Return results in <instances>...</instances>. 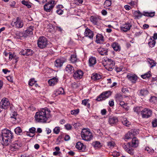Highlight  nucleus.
<instances>
[{"instance_id":"1","label":"nucleus","mask_w":157,"mask_h":157,"mask_svg":"<svg viewBox=\"0 0 157 157\" xmlns=\"http://www.w3.org/2000/svg\"><path fill=\"white\" fill-rule=\"evenodd\" d=\"M50 111L48 108H43L36 113L35 118L37 122L44 123L50 117Z\"/></svg>"},{"instance_id":"2","label":"nucleus","mask_w":157,"mask_h":157,"mask_svg":"<svg viewBox=\"0 0 157 157\" xmlns=\"http://www.w3.org/2000/svg\"><path fill=\"white\" fill-rule=\"evenodd\" d=\"M2 144L5 146L8 145L9 140L13 137V133L7 129H4L2 130Z\"/></svg>"},{"instance_id":"3","label":"nucleus","mask_w":157,"mask_h":157,"mask_svg":"<svg viewBox=\"0 0 157 157\" xmlns=\"http://www.w3.org/2000/svg\"><path fill=\"white\" fill-rule=\"evenodd\" d=\"M81 136L83 140L87 141L90 140L93 137L92 133L89 129L87 128H84L82 130Z\"/></svg>"},{"instance_id":"4","label":"nucleus","mask_w":157,"mask_h":157,"mask_svg":"<svg viewBox=\"0 0 157 157\" xmlns=\"http://www.w3.org/2000/svg\"><path fill=\"white\" fill-rule=\"evenodd\" d=\"M56 3L55 1L51 0L46 3L44 6V10L47 12H52Z\"/></svg>"},{"instance_id":"5","label":"nucleus","mask_w":157,"mask_h":157,"mask_svg":"<svg viewBox=\"0 0 157 157\" xmlns=\"http://www.w3.org/2000/svg\"><path fill=\"white\" fill-rule=\"evenodd\" d=\"M37 44L39 48L43 49L46 47L48 44V41L46 38L44 36H41L38 40Z\"/></svg>"},{"instance_id":"6","label":"nucleus","mask_w":157,"mask_h":157,"mask_svg":"<svg viewBox=\"0 0 157 157\" xmlns=\"http://www.w3.org/2000/svg\"><path fill=\"white\" fill-rule=\"evenodd\" d=\"M11 25L16 28H21L23 26L24 24L21 19L17 17L16 19H14L11 22Z\"/></svg>"},{"instance_id":"7","label":"nucleus","mask_w":157,"mask_h":157,"mask_svg":"<svg viewBox=\"0 0 157 157\" xmlns=\"http://www.w3.org/2000/svg\"><path fill=\"white\" fill-rule=\"evenodd\" d=\"M21 146L20 141L16 140L13 142L10 147V149L12 151H16Z\"/></svg>"},{"instance_id":"8","label":"nucleus","mask_w":157,"mask_h":157,"mask_svg":"<svg viewBox=\"0 0 157 157\" xmlns=\"http://www.w3.org/2000/svg\"><path fill=\"white\" fill-rule=\"evenodd\" d=\"M10 105V102L9 100L6 98H4L0 102V108L6 109L9 107Z\"/></svg>"},{"instance_id":"9","label":"nucleus","mask_w":157,"mask_h":157,"mask_svg":"<svg viewBox=\"0 0 157 157\" xmlns=\"http://www.w3.org/2000/svg\"><path fill=\"white\" fill-rule=\"evenodd\" d=\"M140 113L143 118H148L152 114V111L148 109L145 108L141 111Z\"/></svg>"},{"instance_id":"10","label":"nucleus","mask_w":157,"mask_h":157,"mask_svg":"<svg viewBox=\"0 0 157 157\" xmlns=\"http://www.w3.org/2000/svg\"><path fill=\"white\" fill-rule=\"evenodd\" d=\"M123 147L125 151L130 154H133L134 153L133 149L131 146L130 143L124 144L123 145Z\"/></svg>"},{"instance_id":"11","label":"nucleus","mask_w":157,"mask_h":157,"mask_svg":"<svg viewBox=\"0 0 157 157\" xmlns=\"http://www.w3.org/2000/svg\"><path fill=\"white\" fill-rule=\"evenodd\" d=\"M108 91H106L102 93L101 94L98 96L96 100L98 101H101L107 98L108 96Z\"/></svg>"},{"instance_id":"12","label":"nucleus","mask_w":157,"mask_h":157,"mask_svg":"<svg viewBox=\"0 0 157 157\" xmlns=\"http://www.w3.org/2000/svg\"><path fill=\"white\" fill-rule=\"evenodd\" d=\"M84 35L85 36L87 37L90 39H92L93 37V32L91 30L88 28L85 29Z\"/></svg>"},{"instance_id":"13","label":"nucleus","mask_w":157,"mask_h":157,"mask_svg":"<svg viewBox=\"0 0 157 157\" xmlns=\"http://www.w3.org/2000/svg\"><path fill=\"white\" fill-rule=\"evenodd\" d=\"M132 26V25L130 23H126L121 27V29L123 32H127L130 30Z\"/></svg>"},{"instance_id":"14","label":"nucleus","mask_w":157,"mask_h":157,"mask_svg":"<svg viewBox=\"0 0 157 157\" xmlns=\"http://www.w3.org/2000/svg\"><path fill=\"white\" fill-rule=\"evenodd\" d=\"M127 77L130 81L133 83L136 82L138 78L137 76L136 75L132 74H128L127 75Z\"/></svg>"},{"instance_id":"15","label":"nucleus","mask_w":157,"mask_h":157,"mask_svg":"<svg viewBox=\"0 0 157 157\" xmlns=\"http://www.w3.org/2000/svg\"><path fill=\"white\" fill-rule=\"evenodd\" d=\"M83 73L81 70H78L75 72L73 76L75 78H81L82 77Z\"/></svg>"},{"instance_id":"16","label":"nucleus","mask_w":157,"mask_h":157,"mask_svg":"<svg viewBox=\"0 0 157 157\" xmlns=\"http://www.w3.org/2000/svg\"><path fill=\"white\" fill-rule=\"evenodd\" d=\"M65 62L63 58L58 59L56 60L55 63V66L57 67H61Z\"/></svg>"},{"instance_id":"17","label":"nucleus","mask_w":157,"mask_h":157,"mask_svg":"<svg viewBox=\"0 0 157 157\" xmlns=\"http://www.w3.org/2000/svg\"><path fill=\"white\" fill-rule=\"evenodd\" d=\"M104 41L103 36L100 34H97L96 36L95 42L98 44H102Z\"/></svg>"},{"instance_id":"18","label":"nucleus","mask_w":157,"mask_h":157,"mask_svg":"<svg viewBox=\"0 0 157 157\" xmlns=\"http://www.w3.org/2000/svg\"><path fill=\"white\" fill-rule=\"evenodd\" d=\"M111 47L114 51L117 52H120L121 50V47L120 45L117 43L113 42L111 45Z\"/></svg>"},{"instance_id":"19","label":"nucleus","mask_w":157,"mask_h":157,"mask_svg":"<svg viewBox=\"0 0 157 157\" xmlns=\"http://www.w3.org/2000/svg\"><path fill=\"white\" fill-rule=\"evenodd\" d=\"M64 91L63 88L60 87L58 90L55 91L53 94V96L55 97L59 94H64Z\"/></svg>"},{"instance_id":"20","label":"nucleus","mask_w":157,"mask_h":157,"mask_svg":"<svg viewBox=\"0 0 157 157\" xmlns=\"http://www.w3.org/2000/svg\"><path fill=\"white\" fill-rule=\"evenodd\" d=\"M58 81V78L56 77H54L49 79L48 81L49 85L51 86H53L56 84Z\"/></svg>"},{"instance_id":"21","label":"nucleus","mask_w":157,"mask_h":157,"mask_svg":"<svg viewBox=\"0 0 157 157\" xmlns=\"http://www.w3.org/2000/svg\"><path fill=\"white\" fill-rule=\"evenodd\" d=\"M101 18L98 16H91L90 18V20L94 24H97L99 22Z\"/></svg>"},{"instance_id":"22","label":"nucleus","mask_w":157,"mask_h":157,"mask_svg":"<svg viewBox=\"0 0 157 157\" xmlns=\"http://www.w3.org/2000/svg\"><path fill=\"white\" fill-rule=\"evenodd\" d=\"M75 147L78 150H81L82 151H84L85 150V146L82 143L79 142H78L77 143Z\"/></svg>"},{"instance_id":"23","label":"nucleus","mask_w":157,"mask_h":157,"mask_svg":"<svg viewBox=\"0 0 157 157\" xmlns=\"http://www.w3.org/2000/svg\"><path fill=\"white\" fill-rule=\"evenodd\" d=\"M65 70L68 73L71 74L74 72V69L72 66L70 64H68L66 67Z\"/></svg>"},{"instance_id":"24","label":"nucleus","mask_w":157,"mask_h":157,"mask_svg":"<svg viewBox=\"0 0 157 157\" xmlns=\"http://www.w3.org/2000/svg\"><path fill=\"white\" fill-rule=\"evenodd\" d=\"M115 63L111 59H109V71H112L114 68Z\"/></svg>"},{"instance_id":"25","label":"nucleus","mask_w":157,"mask_h":157,"mask_svg":"<svg viewBox=\"0 0 157 157\" xmlns=\"http://www.w3.org/2000/svg\"><path fill=\"white\" fill-rule=\"evenodd\" d=\"M98 51L101 55H106L107 53V50L102 48H98Z\"/></svg>"},{"instance_id":"26","label":"nucleus","mask_w":157,"mask_h":157,"mask_svg":"<svg viewBox=\"0 0 157 157\" xmlns=\"http://www.w3.org/2000/svg\"><path fill=\"white\" fill-rule=\"evenodd\" d=\"M139 141L136 137H134L132 140V146L133 147H136L138 146Z\"/></svg>"},{"instance_id":"27","label":"nucleus","mask_w":157,"mask_h":157,"mask_svg":"<svg viewBox=\"0 0 157 157\" xmlns=\"http://www.w3.org/2000/svg\"><path fill=\"white\" fill-rule=\"evenodd\" d=\"M102 63L105 68L106 70H108V58L107 57H104L103 58Z\"/></svg>"},{"instance_id":"28","label":"nucleus","mask_w":157,"mask_h":157,"mask_svg":"<svg viewBox=\"0 0 157 157\" xmlns=\"http://www.w3.org/2000/svg\"><path fill=\"white\" fill-rule=\"evenodd\" d=\"M96 63V58L94 57H91L89 59V63L90 66H92Z\"/></svg>"},{"instance_id":"29","label":"nucleus","mask_w":157,"mask_h":157,"mask_svg":"<svg viewBox=\"0 0 157 157\" xmlns=\"http://www.w3.org/2000/svg\"><path fill=\"white\" fill-rule=\"evenodd\" d=\"M118 121L117 119L115 117H110L109 118V122L110 124H114Z\"/></svg>"},{"instance_id":"30","label":"nucleus","mask_w":157,"mask_h":157,"mask_svg":"<svg viewBox=\"0 0 157 157\" xmlns=\"http://www.w3.org/2000/svg\"><path fill=\"white\" fill-rule=\"evenodd\" d=\"M133 15L136 17L138 19L141 18L142 16V13L139 10L134 11Z\"/></svg>"},{"instance_id":"31","label":"nucleus","mask_w":157,"mask_h":157,"mask_svg":"<svg viewBox=\"0 0 157 157\" xmlns=\"http://www.w3.org/2000/svg\"><path fill=\"white\" fill-rule=\"evenodd\" d=\"M70 60L72 63H75L77 61L76 55L75 54L71 55V56Z\"/></svg>"},{"instance_id":"32","label":"nucleus","mask_w":157,"mask_h":157,"mask_svg":"<svg viewBox=\"0 0 157 157\" xmlns=\"http://www.w3.org/2000/svg\"><path fill=\"white\" fill-rule=\"evenodd\" d=\"M90 100L89 99H85L82 101V104L85 106H86L87 107L89 108L90 106V103H89Z\"/></svg>"},{"instance_id":"33","label":"nucleus","mask_w":157,"mask_h":157,"mask_svg":"<svg viewBox=\"0 0 157 157\" xmlns=\"http://www.w3.org/2000/svg\"><path fill=\"white\" fill-rule=\"evenodd\" d=\"M92 79L96 80L100 79L101 78V76L98 74L97 73H94L92 74L91 77Z\"/></svg>"},{"instance_id":"34","label":"nucleus","mask_w":157,"mask_h":157,"mask_svg":"<svg viewBox=\"0 0 157 157\" xmlns=\"http://www.w3.org/2000/svg\"><path fill=\"white\" fill-rule=\"evenodd\" d=\"M116 146L115 142L113 140L109 141V148L110 149H113Z\"/></svg>"},{"instance_id":"35","label":"nucleus","mask_w":157,"mask_h":157,"mask_svg":"<svg viewBox=\"0 0 157 157\" xmlns=\"http://www.w3.org/2000/svg\"><path fill=\"white\" fill-rule=\"evenodd\" d=\"M92 145L96 149L100 147L101 146L100 142L97 141L93 142Z\"/></svg>"},{"instance_id":"36","label":"nucleus","mask_w":157,"mask_h":157,"mask_svg":"<svg viewBox=\"0 0 157 157\" xmlns=\"http://www.w3.org/2000/svg\"><path fill=\"white\" fill-rule=\"evenodd\" d=\"M115 98L117 101H120L123 100V97L120 94H117L115 96Z\"/></svg>"},{"instance_id":"37","label":"nucleus","mask_w":157,"mask_h":157,"mask_svg":"<svg viewBox=\"0 0 157 157\" xmlns=\"http://www.w3.org/2000/svg\"><path fill=\"white\" fill-rule=\"evenodd\" d=\"M147 62L151 65L150 68H152L153 67L155 66L156 63L154 62L153 60L149 59H147Z\"/></svg>"},{"instance_id":"38","label":"nucleus","mask_w":157,"mask_h":157,"mask_svg":"<svg viewBox=\"0 0 157 157\" xmlns=\"http://www.w3.org/2000/svg\"><path fill=\"white\" fill-rule=\"evenodd\" d=\"M155 44V41L154 40H153L152 38H150L148 43V44L150 47L151 48L154 47Z\"/></svg>"},{"instance_id":"39","label":"nucleus","mask_w":157,"mask_h":157,"mask_svg":"<svg viewBox=\"0 0 157 157\" xmlns=\"http://www.w3.org/2000/svg\"><path fill=\"white\" fill-rule=\"evenodd\" d=\"M148 93V91L146 89H142L140 90V94L141 96H145Z\"/></svg>"},{"instance_id":"40","label":"nucleus","mask_w":157,"mask_h":157,"mask_svg":"<svg viewBox=\"0 0 157 157\" xmlns=\"http://www.w3.org/2000/svg\"><path fill=\"white\" fill-rule=\"evenodd\" d=\"M15 133L17 135H21L22 133V130L20 127H18L14 129Z\"/></svg>"},{"instance_id":"41","label":"nucleus","mask_w":157,"mask_h":157,"mask_svg":"<svg viewBox=\"0 0 157 157\" xmlns=\"http://www.w3.org/2000/svg\"><path fill=\"white\" fill-rule=\"evenodd\" d=\"M10 117L12 118H13L15 120L14 121H15L18 116L16 112H12L10 113Z\"/></svg>"},{"instance_id":"42","label":"nucleus","mask_w":157,"mask_h":157,"mask_svg":"<svg viewBox=\"0 0 157 157\" xmlns=\"http://www.w3.org/2000/svg\"><path fill=\"white\" fill-rule=\"evenodd\" d=\"M110 155H112L113 157H117L120 155V153L117 151H113V152H110L109 153Z\"/></svg>"},{"instance_id":"43","label":"nucleus","mask_w":157,"mask_h":157,"mask_svg":"<svg viewBox=\"0 0 157 157\" xmlns=\"http://www.w3.org/2000/svg\"><path fill=\"white\" fill-rule=\"evenodd\" d=\"M151 72L150 71L148 72L147 73L145 74L144 75H141V77L143 78V79H146L147 78H148L151 77Z\"/></svg>"},{"instance_id":"44","label":"nucleus","mask_w":157,"mask_h":157,"mask_svg":"<svg viewBox=\"0 0 157 157\" xmlns=\"http://www.w3.org/2000/svg\"><path fill=\"white\" fill-rule=\"evenodd\" d=\"M122 124L124 125L129 127L130 125V123L129 122L127 121V118H124L123 120L122 121Z\"/></svg>"},{"instance_id":"45","label":"nucleus","mask_w":157,"mask_h":157,"mask_svg":"<svg viewBox=\"0 0 157 157\" xmlns=\"http://www.w3.org/2000/svg\"><path fill=\"white\" fill-rule=\"evenodd\" d=\"M131 135L133 137L139 133L137 129H132L130 131Z\"/></svg>"},{"instance_id":"46","label":"nucleus","mask_w":157,"mask_h":157,"mask_svg":"<svg viewBox=\"0 0 157 157\" xmlns=\"http://www.w3.org/2000/svg\"><path fill=\"white\" fill-rule=\"evenodd\" d=\"M22 3L24 5L26 6L28 8H30L31 6V5L29 2L27 1H26L25 0H23L21 1Z\"/></svg>"},{"instance_id":"47","label":"nucleus","mask_w":157,"mask_h":157,"mask_svg":"<svg viewBox=\"0 0 157 157\" xmlns=\"http://www.w3.org/2000/svg\"><path fill=\"white\" fill-rule=\"evenodd\" d=\"M33 27L32 26H30L29 27L28 29L26 30L25 31L27 33H28L29 34L32 35L33 34Z\"/></svg>"},{"instance_id":"48","label":"nucleus","mask_w":157,"mask_h":157,"mask_svg":"<svg viewBox=\"0 0 157 157\" xmlns=\"http://www.w3.org/2000/svg\"><path fill=\"white\" fill-rule=\"evenodd\" d=\"M141 107H135L133 109L134 111V112L137 113L138 114H139L141 112Z\"/></svg>"},{"instance_id":"49","label":"nucleus","mask_w":157,"mask_h":157,"mask_svg":"<svg viewBox=\"0 0 157 157\" xmlns=\"http://www.w3.org/2000/svg\"><path fill=\"white\" fill-rule=\"evenodd\" d=\"M36 81L34 80V78H32L30 79L29 82V85L31 86H33L35 83Z\"/></svg>"},{"instance_id":"50","label":"nucleus","mask_w":157,"mask_h":157,"mask_svg":"<svg viewBox=\"0 0 157 157\" xmlns=\"http://www.w3.org/2000/svg\"><path fill=\"white\" fill-rule=\"evenodd\" d=\"M53 131L54 133L56 134H58L60 132V127H56L54 129Z\"/></svg>"},{"instance_id":"51","label":"nucleus","mask_w":157,"mask_h":157,"mask_svg":"<svg viewBox=\"0 0 157 157\" xmlns=\"http://www.w3.org/2000/svg\"><path fill=\"white\" fill-rule=\"evenodd\" d=\"M23 33L22 32H20V33L17 34L16 37L17 38L22 39L23 37Z\"/></svg>"},{"instance_id":"52","label":"nucleus","mask_w":157,"mask_h":157,"mask_svg":"<svg viewBox=\"0 0 157 157\" xmlns=\"http://www.w3.org/2000/svg\"><path fill=\"white\" fill-rule=\"evenodd\" d=\"M150 101L151 102L155 103L157 102V98L153 96L150 99Z\"/></svg>"},{"instance_id":"53","label":"nucleus","mask_w":157,"mask_h":157,"mask_svg":"<svg viewBox=\"0 0 157 157\" xmlns=\"http://www.w3.org/2000/svg\"><path fill=\"white\" fill-rule=\"evenodd\" d=\"M71 114L75 115H76L79 112V109H78L72 110L71 111Z\"/></svg>"},{"instance_id":"54","label":"nucleus","mask_w":157,"mask_h":157,"mask_svg":"<svg viewBox=\"0 0 157 157\" xmlns=\"http://www.w3.org/2000/svg\"><path fill=\"white\" fill-rule=\"evenodd\" d=\"M65 129L67 130H69L71 129L72 128V126L69 124H67L64 125Z\"/></svg>"},{"instance_id":"55","label":"nucleus","mask_w":157,"mask_h":157,"mask_svg":"<svg viewBox=\"0 0 157 157\" xmlns=\"http://www.w3.org/2000/svg\"><path fill=\"white\" fill-rule=\"evenodd\" d=\"M29 132L31 133L32 134L34 135V134H35L36 132V128L34 127H32L29 129Z\"/></svg>"},{"instance_id":"56","label":"nucleus","mask_w":157,"mask_h":157,"mask_svg":"<svg viewBox=\"0 0 157 157\" xmlns=\"http://www.w3.org/2000/svg\"><path fill=\"white\" fill-rule=\"evenodd\" d=\"M132 136L131 135V133L130 132H128L125 136V139H128L130 138H131Z\"/></svg>"},{"instance_id":"57","label":"nucleus","mask_w":157,"mask_h":157,"mask_svg":"<svg viewBox=\"0 0 157 157\" xmlns=\"http://www.w3.org/2000/svg\"><path fill=\"white\" fill-rule=\"evenodd\" d=\"M27 52V56L31 55L33 54V51L29 49H25Z\"/></svg>"},{"instance_id":"58","label":"nucleus","mask_w":157,"mask_h":157,"mask_svg":"<svg viewBox=\"0 0 157 157\" xmlns=\"http://www.w3.org/2000/svg\"><path fill=\"white\" fill-rule=\"evenodd\" d=\"M145 150L147 151L149 153H152L154 152V150L148 147H146L145 148Z\"/></svg>"},{"instance_id":"59","label":"nucleus","mask_w":157,"mask_h":157,"mask_svg":"<svg viewBox=\"0 0 157 157\" xmlns=\"http://www.w3.org/2000/svg\"><path fill=\"white\" fill-rule=\"evenodd\" d=\"M83 0H75V3L77 5L81 4L83 2Z\"/></svg>"},{"instance_id":"60","label":"nucleus","mask_w":157,"mask_h":157,"mask_svg":"<svg viewBox=\"0 0 157 157\" xmlns=\"http://www.w3.org/2000/svg\"><path fill=\"white\" fill-rule=\"evenodd\" d=\"M152 124L153 127H157V119H155L152 121Z\"/></svg>"},{"instance_id":"61","label":"nucleus","mask_w":157,"mask_h":157,"mask_svg":"<svg viewBox=\"0 0 157 157\" xmlns=\"http://www.w3.org/2000/svg\"><path fill=\"white\" fill-rule=\"evenodd\" d=\"M57 13L59 15H61L63 13V11L61 9H59L56 10Z\"/></svg>"},{"instance_id":"62","label":"nucleus","mask_w":157,"mask_h":157,"mask_svg":"<svg viewBox=\"0 0 157 157\" xmlns=\"http://www.w3.org/2000/svg\"><path fill=\"white\" fill-rule=\"evenodd\" d=\"M26 51L25 49V50L21 51L20 52V54L23 56L26 55L27 56V52Z\"/></svg>"},{"instance_id":"63","label":"nucleus","mask_w":157,"mask_h":157,"mask_svg":"<svg viewBox=\"0 0 157 157\" xmlns=\"http://www.w3.org/2000/svg\"><path fill=\"white\" fill-rule=\"evenodd\" d=\"M9 55V59L11 60L12 58H14V55H12V53L10 52L8 53Z\"/></svg>"},{"instance_id":"64","label":"nucleus","mask_w":157,"mask_h":157,"mask_svg":"<svg viewBox=\"0 0 157 157\" xmlns=\"http://www.w3.org/2000/svg\"><path fill=\"white\" fill-rule=\"evenodd\" d=\"M123 68L122 67H115V69L116 71L117 72H119L122 71Z\"/></svg>"}]
</instances>
